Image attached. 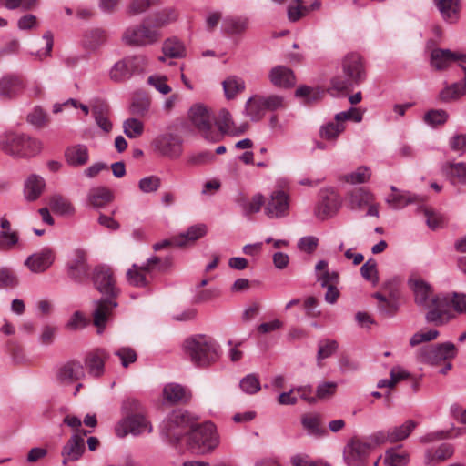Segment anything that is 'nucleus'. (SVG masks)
Wrapping results in <instances>:
<instances>
[{
	"label": "nucleus",
	"instance_id": "f257e3e1",
	"mask_svg": "<svg viewBox=\"0 0 466 466\" xmlns=\"http://www.w3.org/2000/svg\"><path fill=\"white\" fill-rule=\"evenodd\" d=\"M343 75H337L330 80L329 91L332 95L343 92L353 85H358L366 77L365 67L361 56L357 53H350L341 60Z\"/></svg>",
	"mask_w": 466,
	"mask_h": 466
},
{
	"label": "nucleus",
	"instance_id": "f03ea898",
	"mask_svg": "<svg viewBox=\"0 0 466 466\" xmlns=\"http://www.w3.org/2000/svg\"><path fill=\"white\" fill-rule=\"evenodd\" d=\"M188 117L191 125L205 139L218 142L223 138L227 124L217 125L216 116L206 106L197 104L191 106Z\"/></svg>",
	"mask_w": 466,
	"mask_h": 466
},
{
	"label": "nucleus",
	"instance_id": "7ed1b4c3",
	"mask_svg": "<svg viewBox=\"0 0 466 466\" xmlns=\"http://www.w3.org/2000/svg\"><path fill=\"white\" fill-rule=\"evenodd\" d=\"M185 353L198 366H208L218 359V345L210 337L196 335L183 344Z\"/></svg>",
	"mask_w": 466,
	"mask_h": 466
},
{
	"label": "nucleus",
	"instance_id": "20e7f679",
	"mask_svg": "<svg viewBox=\"0 0 466 466\" xmlns=\"http://www.w3.org/2000/svg\"><path fill=\"white\" fill-rule=\"evenodd\" d=\"M0 147L11 156L30 157L39 154L42 143L24 134L6 133L0 139Z\"/></svg>",
	"mask_w": 466,
	"mask_h": 466
},
{
	"label": "nucleus",
	"instance_id": "39448f33",
	"mask_svg": "<svg viewBox=\"0 0 466 466\" xmlns=\"http://www.w3.org/2000/svg\"><path fill=\"white\" fill-rule=\"evenodd\" d=\"M172 265L169 258H160L158 257L150 258L147 262L141 267L133 265L127 272V279L130 285L135 287H145L147 284V275L155 271H165Z\"/></svg>",
	"mask_w": 466,
	"mask_h": 466
},
{
	"label": "nucleus",
	"instance_id": "423d86ee",
	"mask_svg": "<svg viewBox=\"0 0 466 466\" xmlns=\"http://www.w3.org/2000/svg\"><path fill=\"white\" fill-rule=\"evenodd\" d=\"M218 444L215 425L207 422L190 431L189 446L198 453H206L214 450Z\"/></svg>",
	"mask_w": 466,
	"mask_h": 466
},
{
	"label": "nucleus",
	"instance_id": "0eeeda50",
	"mask_svg": "<svg viewBox=\"0 0 466 466\" xmlns=\"http://www.w3.org/2000/svg\"><path fill=\"white\" fill-rule=\"evenodd\" d=\"M154 27L151 18L141 25L127 28L123 34L125 43L131 46H147L160 39V33Z\"/></svg>",
	"mask_w": 466,
	"mask_h": 466
},
{
	"label": "nucleus",
	"instance_id": "6e6552de",
	"mask_svg": "<svg viewBox=\"0 0 466 466\" xmlns=\"http://www.w3.org/2000/svg\"><path fill=\"white\" fill-rule=\"evenodd\" d=\"M451 308L450 297L444 295L432 297L425 317L427 322L436 325L447 323L450 319L454 318Z\"/></svg>",
	"mask_w": 466,
	"mask_h": 466
},
{
	"label": "nucleus",
	"instance_id": "1a4fd4ad",
	"mask_svg": "<svg viewBox=\"0 0 466 466\" xmlns=\"http://www.w3.org/2000/svg\"><path fill=\"white\" fill-rule=\"evenodd\" d=\"M290 196L283 189L273 190L266 199L265 215L269 218H282L289 215Z\"/></svg>",
	"mask_w": 466,
	"mask_h": 466
},
{
	"label": "nucleus",
	"instance_id": "9d476101",
	"mask_svg": "<svg viewBox=\"0 0 466 466\" xmlns=\"http://www.w3.org/2000/svg\"><path fill=\"white\" fill-rule=\"evenodd\" d=\"M116 434L120 437H126L127 434L140 435L150 433L152 425L143 414H134L127 416L120 420L116 428Z\"/></svg>",
	"mask_w": 466,
	"mask_h": 466
},
{
	"label": "nucleus",
	"instance_id": "9b49d317",
	"mask_svg": "<svg viewBox=\"0 0 466 466\" xmlns=\"http://www.w3.org/2000/svg\"><path fill=\"white\" fill-rule=\"evenodd\" d=\"M193 426L194 421L187 411L176 410L168 418L166 434L178 441L184 434L191 431Z\"/></svg>",
	"mask_w": 466,
	"mask_h": 466
},
{
	"label": "nucleus",
	"instance_id": "f8f14e48",
	"mask_svg": "<svg viewBox=\"0 0 466 466\" xmlns=\"http://www.w3.org/2000/svg\"><path fill=\"white\" fill-rule=\"evenodd\" d=\"M456 354L457 349L455 345L451 342H444L420 349L419 358L423 362L435 363L441 360L453 359Z\"/></svg>",
	"mask_w": 466,
	"mask_h": 466
},
{
	"label": "nucleus",
	"instance_id": "ddd939ff",
	"mask_svg": "<svg viewBox=\"0 0 466 466\" xmlns=\"http://www.w3.org/2000/svg\"><path fill=\"white\" fill-rule=\"evenodd\" d=\"M370 444L366 441L353 438L344 449V460L349 466H363L370 452Z\"/></svg>",
	"mask_w": 466,
	"mask_h": 466
},
{
	"label": "nucleus",
	"instance_id": "4468645a",
	"mask_svg": "<svg viewBox=\"0 0 466 466\" xmlns=\"http://www.w3.org/2000/svg\"><path fill=\"white\" fill-rule=\"evenodd\" d=\"M349 206L353 210L368 207V216L378 217L379 208L375 203L374 195L365 188H356L348 195Z\"/></svg>",
	"mask_w": 466,
	"mask_h": 466
},
{
	"label": "nucleus",
	"instance_id": "2eb2a0df",
	"mask_svg": "<svg viewBox=\"0 0 466 466\" xmlns=\"http://www.w3.org/2000/svg\"><path fill=\"white\" fill-rule=\"evenodd\" d=\"M455 62L466 63V54L443 48H434L431 53L430 64L438 71L446 70Z\"/></svg>",
	"mask_w": 466,
	"mask_h": 466
},
{
	"label": "nucleus",
	"instance_id": "dca6fc26",
	"mask_svg": "<svg viewBox=\"0 0 466 466\" xmlns=\"http://www.w3.org/2000/svg\"><path fill=\"white\" fill-rule=\"evenodd\" d=\"M93 281L96 289L105 295L116 297L118 290L116 287V280L113 271L106 266H99L95 268Z\"/></svg>",
	"mask_w": 466,
	"mask_h": 466
},
{
	"label": "nucleus",
	"instance_id": "f3484780",
	"mask_svg": "<svg viewBox=\"0 0 466 466\" xmlns=\"http://www.w3.org/2000/svg\"><path fill=\"white\" fill-rule=\"evenodd\" d=\"M85 451L84 436L79 433H74L61 450L63 466L80 460Z\"/></svg>",
	"mask_w": 466,
	"mask_h": 466
},
{
	"label": "nucleus",
	"instance_id": "a211bd4d",
	"mask_svg": "<svg viewBox=\"0 0 466 466\" xmlns=\"http://www.w3.org/2000/svg\"><path fill=\"white\" fill-rule=\"evenodd\" d=\"M56 380L63 385H71L85 378L84 366L78 360H69L62 364L56 371Z\"/></svg>",
	"mask_w": 466,
	"mask_h": 466
},
{
	"label": "nucleus",
	"instance_id": "6ab92c4d",
	"mask_svg": "<svg viewBox=\"0 0 466 466\" xmlns=\"http://www.w3.org/2000/svg\"><path fill=\"white\" fill-rule=\"evenodd\" d=\"M116 306L117 303L112 299H99L95 302L93 324L97 328L99 333L104 330L107 322L112 319Z\"/></svg>",
	"mask_w": 466,
	"mask_h": 466
},
{
	"label": "nucleus",
	"instance_id": "aec40b11",
	"mask_svg": "<svg viewBox=\"0 0 466 466\" xmlns=\"http://www.w3.org/2000/svg\"><path fill=\"white\" fill-rule=\"evenodd\" d=\"M109 359V353L103 349H95L86 353L85 366L88 374L99 378L105 373V363Z\"/></svg>",
	"mask_w": 466,
	"mask_h": 466
},
{
	"label": "nucleus",
	"instance_id": "412c9836",
	"mask_svg": "<svg viewBox=\"0 0 466 466\" xmlns=\"http://www.w3.org/2000/svg\"><path fill=\"white\" fill-rule=\"evenodd\" d=\"M25 87L24 79L14 74L5 75L0 79V96L12 99L22 94Z\"/></svg>",
	"mask_w": 466,
	"mask_h": 466
},
{
	"label": "nucleus",
	"instance_id": "4be33fe9",
	"mask_svg": "<svg viewBox=\"0 0 466 466\" xmlns=\"http://www.w3.org/2000/svg\"><path fill=\"white\" fill-rule=\"evenodd\" d=\"M340 208V199L339 195L334 192H329L323 196L319 202L315 215L319 219H327L334 216Z\"/></svg>",
	"mask_w": 466,
	"mask_h": 466
},
{
	"label": "nucleus",
	"instance_id": "5701e85b",
	"mask_svg": "<svg viewBox=\"0 0 466 466\" xmlns=\"http://www.w3.org/2000/svg\"><path fill=\"white\" fill-rule=\"evenodd\" d=\"M55 260V253L52 249L46 248L41 251L31 255L25 261V264L31 271L35 273L44 272Z\"/></svg>",
	"mask_w": 466,
	"mask_h": 466
},
{
	"label": "nucleus",
	"instance_id": "b1692460",
	"mask_svg": "<svg viewBox=\"0 0 466 466\" xmlns=\"http://www.w3.org/2000/svg\"><path fill=\"white\" fill-rule=\"evenodd\" d=\"M320 7V0H312L309 6L304 5L303 0H291L287 9L288 19L290 22H297L310 12L319 10Z\"/></svg>",
	"mask_w": 466,
	"mask_h": 466
},
{
	"label": "nucleus",
	"instance_id": "393cba45",
	"mask_svg": "<svg viewBox=\"0 0 466 466\" xmlns=\"http://www.w3.org/2000/svg\"><path fill=\"white\" fill-rule=\"evenodd\" d=\"M270 83L279 88H289L296 83L293 71L284 66H276L268 73Z\"/></svg>",
	"mask_w": 466,
	"mask_h": 466
},
{
	"label": "nucleus",
	"instance_id": "a878e982",
	"mask_svg": "<svg viewBox=\"0 0 466 466\" xmlns=\"http://www.w3.org/2000/svg\"><path fill=\"white\" fill-rule=\"evenodd\" d=\"M442 19L450 24H455L461 17V0H433Z\"/></svg>",
	"mask_w": 466,
	"mask_h": 466
},
{
	"label": "nucleus",
	"instance_id": "bb28decb",
	"mask_svg": "<svg viewBox=\"0 0 466 466\" xmlns=\"http://www.w3.org/2000/svg\"><path fill=\"white\" fill-rule=\"evenodd\" d=\"M409 286L413 291L415 302L425 309H428L433 295L431 286L422 279H412L409 281Z\"/></svg>",
	"mask_w": 466,
	"mask_h": 466
},
{
	"label": "nucleus",
	"instance_id": "cd10ccee",
	"mask_svg": "<svg viewBox=\"0 0 466 466\" xmlns=\"http://www.w3.org/2000/svg\"><path fill=\"white\" fill-rule=\"evenodd\" d=\"M191 397L192 394L187 389L177 383L167 384L163 389L164 400L170 404L186 403Z\"/></svg>",
	"mask_w": 466,
	"mask_h": 466
},
{
	"label": "nucleus",
	"instance_id": "c85d7f7f",
	"mask_svg": "<svg viewBox=\"0 0 466 466\" xmlns=\"http://www.w3.org/2000/svg\"><path fill=\"white\" fill-rule=\"evenodd\" d=\"M65 157L68 165L81 167L88 162L89 151L86 145H74L66 149Z\"/></svg>",
	"mask_w": 466,
	"mask_h": 466
},
{
	"label": "nucleus",
	"instance_id": "c756f323",
	"mask_svg": "<svg viewBox=\"0 0 466 466\" xmlns=\"http://www.w3.org/2000/svg\"><path fill=\"white\" fill-rule=\"evenodd\" d=\"M156 147L166 156L177 157L181 153V141L172 135L162 136L155 140Z\"/></svg>",
	"mask_w": 466,
	"mask_h": 466
},
{
	"label": "nucleus",
	"instance_id": "7c9ffc66",
	"mask_svg": "<svg viewBox=\"0 0 466 466\" xmlns=\"http://www.w3.org/2000/svg\"><path fill=\"white\" fill-rule=\"evenodd\" d=\"M87 271L86 252L82 249H76L68 263L69 275L76 279H80L87 274Z\"/></svg>",
	"mask_w": 466,
	"mask_h": 466
},
{
	"label": "nucleus",
	"instance_id": "2f4dec72",
	"mask_svg": "<svg viewBox=\"0 0 466 466\" xmlns=\"http://www.w3.org/2000/svg\"><path fill=\"white\" fill-rule=\"evenodd\" d=\"M208 232V227L205 224H197L189 227L185 233L174 237V243L177 247H184L189 243L203 238Z\"/></svg>",
	"mask_w": 466,
	"mask_h": 466
},
{
	"label": "nucleus",
	"instance_id": "473e14b6",
	"mask_svg": "<svg viewBox=\"0 0 466 466\" xmlns=\"http://www.w3.org/2000/svg\"><path fill=\"white\" fill-rule=\"evenodd\" d=\"M442 172L452 184L466 185V163L448 162L442 166Z\"/></svg>",
	"mask_w": 466,
	"mask_h": 466
},
{
	"label": "nucleus",
	"instance_id": "72a5a7b5",
	"mask_svg": "<svg viewBox=\"0 0 466 466\" xmlns=\"http://www.w3.org/2000/svg\"><path fill=\"white\" fill-rule=\"evenodd\" d=\"M46 187L45 180L37 175L27 177L24 187V196L27 201L36 200L43 193Z\"/></svg>",
	"mask_w": 466,
	"mask_h": 466
},
{
	"label": "nucleus",
	"instance_id": "f704fd0d",
	"mask_svg": "<svg viewBox=\"0 0 466 466\" xmlns=\"http://www.w3.org/2000/svg\"><path fill=\"white\" fill-rule=\"evenodd\" d=\"M461 66L464 72L463 82L447 85L439 94V98L442 102L457 100L466 94V66Z\"/></svg>",
	"mask_w": 466,
	"mask_h": 466
},
{
	"label": "nucleus",
	"instance_id": "c9c22d12",
	"mask_svg": "<svg viewBox=\"0 0 466 466\" xmlns=\"http://www.w3.org/2000/svg\"><path fill=\"white\" fill-rule=\"evenodd\" d=\"M92 113L96 125L105 133H109L113 127V124L110 121L109 106L105 103L98 102L92 106Z\"/></svg>",
	"mask_w": 466,
	"mask_h": 466
},
{
	"label": "nucleus",
	"instance_id": "e433bc0d",
	"mask_svg": "<svg viewBox=\"0 0 466 466\" xmlns=\"http://www.w3.org/2000/svg\"><path fill=\"white\" fill-rule=\"evenodd\" d=\"M114 198L111 190L104 187L91 188L87 194V202L93 208H102Z\"/></svg>",
	"mask_w": 466,
	"mask_h": 466
},
{
	"label": "nucleus",
	"instance_id": "4c0bfd02",
	"mask_svg": "<svg viewBox=\"0 0 466 466\" xmlns=\"http://www.w3.org/2000/svg\"><path fill=\"white\" fill-rule=\"evenodd\" d=\"M454 449L449 443H442L437 449H428L425 452V463L433 464L443 461L453 455Z\"/></svg>",
	"mask_w": 466,
	"mask_h": 466
},
{
	"label": "nucleus",
	"instance_id": "58836bf2",
	"mask_svg": "<svg viewBox=\"0 0 466 466\" xmlns=\"http://www.w3.org/2000/svg\"><path fill=\"white\" fill-rule=\"evenodd\" d=\"M50 208L60 216H73L75 207L71 201L62 195H53L48 198Z\"/></svg>",
	"mask_w": 466,
	"mask_h": 466
},
{
	"label": "nucleus",
	"instance_id": "ea45409f",
	"mask_svg": "<svg viewBox=\"0 0 466 466\" xmlns=\"http://www.w3.org/2000/svg\"><path fill=\"white\" fill-rule=\"evenodd\" d=\"M151 99L144 92H137L132 97L129 111L134 116H143L149 110Z\"/></svg>",
	"mask_w": 466,
	"mask_h": 466
},
{
	"label": "nucleus",
	"instance_id": "a19ab883",
	"mask_svg": "<svg viewBox=\"0 0 466 466\" xmlns=\"http://www.w3.org/2000/svg\"><path fill=\"white\" fill-rule=\"evenodd\" d=\"M245 111L253 121L262 119L267 112L264 108L262 96L256 95L250 97L246 103Z\"/></svg>",
	"mask_w": 466,
	"mask_h": 466
},
{
	"label": "nucleus",
	"instance_id": "79ce46f5",
	"mask_svg": "<svg viewBox=\"0 0 466 466\" xmlns=\"http://www.w3.org/2000/svg\"><path fill=\"white\" fill-rule=\"evenodd\" d=\"M392 193L387 197V203L394 208H401L409 203L415 202V197L410 192H402L394 186L390 187Z\"/></svg>",
	"mask_w": 466,
	"mask_h": 466
},
{
	"label": "nucleus",
	"instance_id": "37998d69",
	"mask_svg": "<svg viewBox=\"0 0 466 466\" xmlns=\"http://www.w3.org/2000/svg\"><path fill=\"white\" fill-rule=\"evenodd\" d=\"M223 89L227 99L230 100L245 89V82L237 76H228L223 83Z\"/></svg>",
	"mask_w": 466,
	"mask_h": 466
},
{
	"label": "nucleus",
	"instance_id": "c03bdc74",
	"mask_svg": "<svg viewBox=\"0 0 466 466\" xmlns=\"http://www.w3.org/2000/svg\"><path fill=\"white\" fill-rule=\"evenodd\" d=\"M163 56L159 57L160 61H165V57H182L185 56V47L181 42L175 38L167 39L163 44Z\"/></svg>",
	"mask_w": 466,
	"mask_h": 466
},
{
	"label": "nucleus",
	"instance_id": "a18cd8bd",
	"mask_svg": "<svg viewBox=\"0 0 466 466\" xmlns=\"http://www.w3.org/2000/svg\"><path fill=\"white\" fill-rule=\"evenodd\" d=\"M248 27V19L246 17H228L223 21L222 29L228 34H241Z\"/></svg>",
	"mask_w": 466,
	"mask_h": 466
},
{
	"label": "nucleus",
	"instance_id": "49530a36",
	"mask_svg": "<svg viewBox=\"0 0 466 466\" xmlns=\"http://www.w3.org/2000/svg\"><path fill=\"white\" fill-rule=\"evenodd\" d=\"M416 427L417 423L414 420H409L400 426L389 429L391 443L407 439Z\"/></svg>",
	"mask_w": 466,
	"mask_h": 466
},
{
	"label": "nucleus",
	"instance_id": "de8ad7c7",
	"mask_svg": "<svg viewBox=\"0 0 466 466\" xmlns=\"http://www.w3.org/2000/svg\"><path fill=\"white\" fill-rule=\"evenodd\" d=\"M345 125L339 121L329 122L321 126L319 129L320 137L326 140H336L344 132Z\"/></svg>",
	"mask_w": 466,
	"mask_h": 466
},
{
	"label": "nucleus",
	"instance_id": "09e8293b",
	"mask_svg": "<svg viewBox=\"0 0 466 466\" xmlns=\"http://www.w3.org/2000/svg\"><path fill=\"white\" fill-rule=\"evenodd\" d=\"M123 132L129 138H137L144 132V124L135 117H129L123 122Z\"/></svg>",
	"mask_w": 466,
	"mask_h": 466
},
{
	"label": "nucleus",
	"instance_id": "8fccbe9b",
	"mask_svg": "<svg viewBox=\"0 0 466 466\" xmlns=\"http://www.w3.org/2000/svg\"><path fill=\"white\" fill-rule=\"evenodd\" d=\"M338 350V343L336 340L324 339L319 342V350L317 353V362L320 367L321 361L332 356Z\"/></svg>",
	"mask_w": 466,
	"mask_h": 466
},
{
	"label": "nucleus",
	"instance_id": "3c124183",
	"mask_svg": "<svg viewBox=\"0 0 466 466\" xmlns=\"http://www.w3.org/2000/svg\"><path fill=\"white\" fill-rule=\"evenodd\" d=\"M371 170L370 167L361 166L359 167L355 171L349 173L344 176V180L350 184H362L366 183L370 179Z\"/></svg>",
	"mask_w": 466,
	"mask_h": 466
},
{
	"label": "nucleus",
	"instance_id": "603ef678",
	"mask_svg": "<svg viewBox=\"0 0 466 466\" xmlns=\"http://www.w3.org/2000/svg\"><path fill=\"white\" fill-rule=\"evenodd\" d=\"M127 57L116 62L110 70V77L115 81H122L131 76Z\"/></svg>",
	"mask_w": 466,
	"mask_h": 466
},
{
	"label": "nucleus",
	"instance_id": "864d4df0",
	"mask_svg": "<svg viewBox=\"0 0 466 466\" xmlns=\"http://www.w3.org/2000/svg\"><path fill=\"white\" fill-rule=\"evenodd\" d=\"M177 16L178 14L174 8H167L157 13L151 20L153 21L154 27L160 28L176 21Z\"/></svg>",
	"mask_w": 466,
	"mask_h": 466
},
{
	"label": "nucleus",
	"instance_id": "5fc2aeb1",
	"mask_svg": "<svg viewBox=\"0 0 466 466\" xmlns=\"http://www.w3.org/2000/svg\"><path fill=\"white\" fill-rule=\"evenodd\" d=\"M409 461L407 453H399L394 449H390L385 453L384 463L387 466H405Z\"/></svg>",
	"mask_w": 466,
	"mask_h": 466
},
{
	"label": "nucleus",
	"instance_id": "6e6d98bb",
	"mask_svg": "<svg viewBox=\"0 0 466 466\" xmlns=\"http://www.w3.org/2000/svg\"><path fill=\"white\" fill-rule=\"evenodd\" d=\"M114 354L118 357L124 368H127L130 364L136 362L137 359L136 350L130 347H121L117 349Z\"/></svg>",
	"mask_w": 466,
	"mask_h": 466
},
{
	"label": "nucleus",
	"instance_id": "4d7b16f0",
	"mask_svg": "<svg viewBox=\"0 0 466 466\" xmlns=\"http://www.w3.org/2000/svg\"><path fill=\"white\" fill-rule=\"evenodd\" d=\"M423 212L427 225L430 228L435 230L440 228H442L445 223V218L441 214L435 213L432 209L428 207H424L421 208Z\"/></svg>",
	"mask_w": 466,
	"mask_h": 466
},
{
	"label": "nucleus",
	"instance_id": "13d9d810",
	"mask_svg": "<svg viewBox=\"0 0 466 466\" xmlns=\"http://www.w3.org/2000/svg\"><path fill=\"white\" fill-rule=\"evenodd\" d=\"M423 119L428 125L435 127L443 125L448 119V114L443 109H432L424 115Z\"/></svg>",
	"mask_w": 466,
	"mask_h": 466
},
{
	"label": "nucleus",
	"instance_id": "bf43d9fd",
	"mask_svg": "<svg viewBox=\"0 0 466 466\" xmlns=\"http://www.w3.org/2000/svg\"><path fill=\"white\" fill-rule=\"evenodd\" d=\"M439 331L436 329L420 330L412 335L410 345L415 347L422 342L434 340L438 338Z\"/></svg>",
	"mask_w": 466,
	"mask_h": 466
},
{
	"label": "nucleus",
	"instance_id": "052dcab7",
	"mask_svg": "<svg viewBox=\"0 0 466 466\" xmlns=\"http://www.w3.org/2000/svg\"><path fill=\"white\" fill-rule=\"evenodd\" d=\"M262 101L266 111H276L286 107L284 97L279 95L262 96Z\"/></svg>",
	"mask_w": 466,
	"mask_h": 466
},
{
	"label": "nucleus",
	"instance_id": "680f3d73",
	"mask_svg": "<svg viewBox=\"0 0 466 466\" xmlns=\"http://www.w3.org/2000/svg\"><path fill=\"white\" fill-rule=\"evenodd\" d=\"M366 441L370 444V450H373L374 448L384 445L388 442L391 443V439L390 435V431H380L377 432L372 433L368 437Z\"/></svg>",
	"mask_w": 466,
	"mask_h": 466
},
{
	"label": "nucleus",
	"instance_id": "e2e57ef3",
	"mask_svg": "<svg viewBox=\"0 0 466 466\" xmlns=\"http://www.w3.org/2000/svg\"><path fill=\"white\" fill-rule=\"evenodd\" d=\"M161 186V179L157 176H148L139 180L138 187L144 193L156 192Z\"/></svg>",
	"mask_w": 466,
	"mask_h": 466
},
{
	"label": "nucleus",
	"instance_id": "0e129e2a",
	"mask_svg": "<svg viewBox=\"0 0 466 466\" xmlns=\"http://www.w3.org/2000/svg\"><path fill=\"white\" fill-rule=\"evenodd\" d=\"M240 388L248 394H254L260 390V382L254 374L247 375L240 381Z\"/></svg>",
	"mask_w": 466,
	"mask_h": 466
},
{
	"label": "nucleus",
	"instance_id": "69168bd1",
	"mask_svg": "<svg viewBox=\"0 0 466 466\" xmlns=\"http://www.w3.org/2000/svg\"><path fill=\"white\" fill-rule=\"evenodd\" d=\"M360 274L365 279H367L374 284L377 283L378 271H377L376 261L372 258L367 260L360 268Z\"/></svg>",
	"mask_w": 466,
	"mask_h": 466
},
{
	"label": "nucleus",
	"instance_id": "338daca9",
	"mask_svg": "<svg viewBox=\"0 0 466 466\" xmlns=\"http://www.w3.org/2000/svg\"><path fill=\"white\" fill-rule=\"evenodd\" d=\"M19 237L16 231H0V249L12 248L18 242Z\"/></svg>",
	"mask_w": 466,
	"mask_h": 466
},
{
	"label": "nucleus",
	"instance_id": "774afa93",
	"mask_svg": "<svg viewBox=\"0 0 466 466\" xmlns=\"http://www.w3.org/2000/svg\"><path fill=\"white\" fill-rule=\"evenodd\" d=\"M27 121L31 125L41 128L47 125L48 117L41 108L35 107L30 114H28Z\"/></svg>",
	"mask_w": 466,
	"mask_h": 466
}]
</instances>
